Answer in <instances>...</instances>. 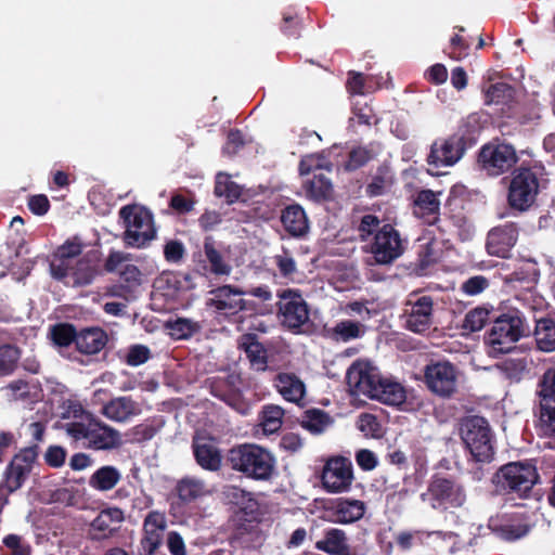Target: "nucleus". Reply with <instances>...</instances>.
I'll list each match as a JSON object with an SVG mask.
<instances>
[{
	"instance_id": "obj_1",
	"label": "nucleus",
	"mask_w": 555,
	"mask_h": 555,
	"mask_svg": "<svg viewBox=\"0 0 555 555\" xmlns=\"http://www.w3.org/2000/svg\"><path fill=\"white\" fill-rule=\"evenodd\" d=\"M133 259L132 254L112 249L101 269V253L91 249L75 261L73 279L75 286L90 285L103 271L113 273L117 270L120 283L114 286L113 295L124 297L127 300L137 298L139 289V268L129 263Z\"/></svg>"
},
{
	"instance_id": "obj_2",
	"label": "nucleus",
	"mask_w": 555,
	"mask_h": 555,
	"mask_svg": "<svg viewBox=\"0 0 555 555\" xmlns=\"http://www.w3.org/2000/svg\"><path fill=\"white\" fill-rule=\"evenodd\" d=\"M220 502L231 512L228 525L231 543L249 547L261 539L263 513L255 494L237 485H223Z\"/></svg>"
},
{
	"instance_id": "obj_3",
	"label": "nucleus",
	"mask_w": 555,
	"mask_h": 555,
	"mask_svg": "<svg viewBox=\"0 0 555 555\" xmlns=\"http://www.w3.org/2000/svg\"><path fill=\"white\" fill-rule=\"evenodd\" d=\"M224 464L246 479L258 482L270 481L275 475L276 468L274 455L256 443L233 446L224 455Z\"/></svg>"
},
{
	"instance_id": "obj_4",
	"label": "nucleus",
	"mask_w": 555,
	"mask_h": 555,
	"mask_svg": "<svg viewBox=\"0 0 555 555\" xmlns=\"http://www.w3.org/2000/svg\"><path fill=\"white\" fill-rule=\"evenodd\" d=\"M529 334L530 326L524 314L512 309L493 317L492 325L485 335V343L490 348V354L499 356L512 351L515 344Z\"/></svg>"
},
{
	"instance_id": "obj_5",
	"label": "nucleus",
	"mask_w": 555,
	"mask_h": 555,
	"mask_svg": "<svg viewBox=\"0 0 555 555\" xmlns=\"http://www.w3.org/2000/svg\"><path fill=\"white\" fill-rule=\"evenodd\" d=\"M193 288L195 283L191 274L165 271L153 281L150 308L157 312L172 311L182 296Z\"/></svg>"
},
{
	"instance_id": "obj_6",
	"label": "nucleus",
	"mask_w": 555,
	"mask_h": 555,
	"mask_svg": "<svg viewBox=\"0 0 555 555\" xmlns=\"http://www.w3.org/2000/svg\"><path fill=\"white\" fill-rule=\"evenodd\" d=\"M460 436L474 461L490 463L494 459V437L485 417L473 415L463 418Z\"/></svg>"
},
{
	"instance_id": "obj_7",
	"label": "nucleus",
	"mask_w": 555,
	"mask_h": 555,
	"mask_svg": "<svg viewBox=\"0 0 555 555\" xmlns=\"http://www.w3.org/2000/svg\"><path fill=\"white\" fill-rule=\"evenodd\" d=\"M65 427L67 435L86 449L112 450L120 444L119 433L94 417H89L88 423L70 422Z\"/></svg>"
},
{
	"instance_id": "obj_8",
	"label": "nucleus",
	"mask_w": 555,
	"mask_h": 555,
	"mask_svg": "<svg viewBox=\"0 0 555 555\" xmlns=\"http://www.w3.org/2000/svg\"><path fill=\"white\" fill-rule=\"evenodd\" d=\"M539 479L537 467L532 463L511 462L498 470L493 482L500 490L527 498Z\"/></svg>"
},
{
	"instance_id": "obj_9",
	"label": "nucleus",
	"mask_w": 555,
	"mask_h": 555,
	"mask_svg": "<svg viewBox=\"0 0 555 555\" xmlns=\"http://www.w3.org/2000/svg\"><path fill=\"white\" fill-rule=\"evenodd\" d=\"M422 500L428 501L434 509L459 508L466 502V491L454 477L435 474L428 482L426 492L422 494Z\"/></svg>"
},
{
	"instance_id": "obj_10",
	"label": "nucleus",
	"mask_w": 555,
	"mask_h": 555,
	"mask_svg": "<svg viewBox=\"0 0 555 555\" xmlns=\"http://www.w3.org/2000/svg\"><path fill=\"white\" fill-rule=\"evenodd\" d=\"M278 297V318L281 325L293 334L306 333L305 327L310 323V312L301 294L287 288L279 292Z\"/></svg>"
},
{
	"instance_id": "obj_11",
	"label": "nucleus",
	"mask_w": 555,
	"mask_h": 555,
	"mask_svg": "<svg viewBox=\"0 0 555 555\" xmlns=\"http://www.w3.org/2000/svg\"><path fill=\"white\" fill-rule=\"evenodd\" d=\"M423 383L431 395L451 399L457 392L459 371L450 361H431L423 369Z\"/></svg>"
},
{
	"instance_id": "obj_12",
	"label": "nucleus",
	"mask_w": 555,
	"mask_h": 555,
	"mask_svg": "<svg viewBox=\"0 0 555 555\" xmlns=\"http://www.w3.org/2000/svg\"><path fill=\"white\" fill-rule=\"evenodd\" d=\"M517 162L515 147L499 140L482 145L477 156L480 169L491 177H499L509 171Z\"/></svg>"
},
{
	"instance_id": "obj_13",
	"label": "nucleus",
	"mask_w": 555,
	"mask_h": 555,
	"mask_svg": "<svg viewBox=\"0 0 555 555\" xmlns=\"http://www.w3.org/2000/svg\"><path fill=\"white\" fill-rule=\"evenodd\" d=\"M539 178L531 168L520 167L511 180L507 201L512 208L525 211L534 203L539 193Z\"/></svg>"
},
{
	"instance_id": "obj_14",
	"label": "nucleus",
	"mask_w": 555,
	"mask_h": 555,
	"mask_svg": "<svg viewBox=\"0 0 555 555\" xmlns=\"http://www.w3.org/2000/svg\"><path fill=\"white\" fill-rule=\"evenodd\" d=\"M241 384V375L235 372H225L223 375L212 376L205 380V386L214 397L220 399L236 412L246 414L248 404L240 389Z\"/></svg>"
},
{
	"instance_id": "obj_15",
	"label": "nucleus",
	"mask_w": 555,
	"mask_h": 555,
	"mask_svg": "<svg viewBox=\"0 0 555 555\" xmlns=\"http://www.w3.org/2000/svg\"><path fill=\"white\" fill-rule=\"evenodd\" d=\"M537 396L540 404V431L555 437V365L547 367L538 380Z\"/></svg>"
},
{
	"instance_id": "obj_16",
	"label": "nucleus",
	"mask_w": 555,
	"mask_h": 555,
	"mask_svg": "<svg viewBox=\"0 0 555 555\" xmlns=\"http://www.w3.org/2000/svg\"><path fill=\"white\" fill-rule=\"evenodd\" d=\"M466 147V139L460 134L435 140L427 156V164L431 167L428 171L438 176L441 167L455 165L465 154Z\"/></svg>"
},
{
	"instance_id": "obj_17",
	"label": "nucleus",
	"mask_w": 555,
	"mask_h": 555,
	"mask_svg": "<svg viewBox=\"0 0 555 555\" xmlns=\"http://www.w3.org/2000/svg\"><path fill=\"white\" fill-rule=\"evenodd\" d=\"M369 251L378 264H390L404 251V242L393 225L383 224L369 245Z\"/></svg>"
},
{
	"instance_id": "obj_18",
	"label": "nucleus",
	"mask_w": 555,
	"mask_h": 555,
	"mask_svg": "<svg viewBox=\"0 0 555 555\" xmlns=\"http://www.w3.org/2000/svg\"><path fill=\"white\" fill-rule=\"evenodd\" d=\"M404 327L416 334L428 332L434 323V299L429 295H411L404 308Z\"/></svg>"
},
{
	"instance_id": "obj_19",
	"label": "nucleus",
	"mask_w": 555,
	"mask_h": 555,
	"mask_svg": "<svg viewBox=\"0 0 555 555\" xmlns=\"http://www.w3.org/2000/svg\"><path fill=\"white\" fill-rule=\"evenodd\" d=\"M37 457V446L24 448L13 456L3 474V486L9 493H13L23 487Z\"/></svg>"
},
{
	"instance_id": "obj_20",
	"label": "nucleus",
	"mask_w": 555,
	"mask_h": 555,
	"mask_svg": "<svg viewBox=\"0 0 555 555\" xmlns=\"http://www.w3.org/2000/svg\"><path fill=\"white\" fill-rule=\"evenodd\" d=\"M380 377L377 367L369 361L358 360L348 369L346 382L351 393L373 399V395L378 390Z\"/></svg>"
},
{
	"instance_id": "obj_21",
	"label": "nucleus",
	"mask_w": 555,
	"mask_h": 555,
	"mask_svg": "<svg viewBox=\"0 0 555 555\" xmlns=\"http://www.w3.org/2000/svg\"><path fill=\"white\" fill-rule=\"evenodd\" d=\"M353 480L352 463L344 456L330 459L322 470L321 481L328 493H340L349 490Z\"/></svg>"
},
{
	"instance_id": "obj_22",
	"label": "nucleus",
	"mask_w": 555,
	"mask_h": 555,
	"mask_svg": "<svg viewBox=\"0 0 555 555\" xmlns=\"http://www.w3.org/2000/svg\"><path fill=\"white\" fill-rule=\"evenodd\" d=\"M519 229L514 222H505L492 228L486 242L488 254L507 258L518 240Z\"/></svg>"
},
{
	"instance_id": "obj_23",
	"label": "nucleus",
	"mask_w": 555,
	"mask_h": 555,
	"mask_svg": "<svg viewBox=\"0 0 555 555\" xmlns=\"http://www.w3.org/2000/svg\"><path fill=\"white\" fill-rule=\"evenodd\" d=\"M203 250L205 259H201L202 254H194L197 272L203 275L212 274L216 276L229 275L231 273V264L225 260L222 253L216 248V243L211 236L205 237Z\"/></svg>"
},
{
	"instance_id": "obj_24",
	"label": "nucleus",
	"mask_w": 555,
	"mask_h": 555,
	"mask_svg": "<svg viewBox=\"0 0 555 555\" xmlns=\"http://www.w3.org/2000/svg\"><path fill=\"white\" fill-rule=\"evenodd\" d=\"M315 548L330 555H365L364 547L350 546L346 532L338 528L325 529Z\"/></svg>"
},
{
	"instance_id": "obj_25",
	"label": "nucleus",
	"mask_w": 555,
	"mask_h": 555,
	"mask_svg": "<svg viewBox=\"0 0 555 555\" xmlns=\"http://www.w3.org/2000/svg\"><path fill=\"white\" fill-rule=\"evenodd\" d=\"M192 451L196 464L204 470L217 473L221 469L223 456L212 441L204 437H194Z\"/></svg>"
},
{
	"instance_id": "obj_26",
	"label": "nucleus",
	"mask_w": 555,
	"mask_h": 555,
	"mask_svg": "<svg viewBox=\"0 0 555 555\" xmlns=\"http://www.w3.org/2000/svg\"><path fill=\"white\" fill-rule=\"evenodd\" d=\"M483 101L486 105L499 106L500 112L507 116H512V109L516 103V90L506 82H495L482 87Z\"/></svg>"
},
{
	"instance_id": "obj_27",
	"label": "nucleus",
	"mask_w": 555,
	"mask_h": 555,
	"mask_svg": "<svg viewBox=\"0 0 555 555\" xmlns=\"http://www.w3.org/2000/svg\"><path fill=\"white\" fill-rule=\"evenodd\" d=\"M124 518L119 508H107L99 513L92 520L90 535L93 540H104L112 537L119 528V524Z\"/></svg>"
},
{
	"instance_id": "obj_28",
	"label": "nucleus",
	"mask_w": 555,
	"mask_h": 555,
	"mask_svg": "<svg viewBox=\"0 0 555 555\" xmlns=\"http://www.w3.org/2000/svg\"><path fill=\"white\" fill-rule=\"evenodd\" d=\"M273 386L283 399L296 404H300L306 396V385L295 373H278L273 378Z\"/></svg>"
},
{
	"instance_id": "obj_29",
	"label": "nucleus",
	"mask_w": 555,
	"mask_h": 555,
	"mask_svg": "<svg viewBox=\"0 0 555 555\" xmlns=\"http://www.w3.org/2000/svg\"><path fill=\"white\" fill-rule=\"evenodd\" d=\"M212 298L209 305L219 311H227L231 314L238 313L241 296H245V289L234 285H222L210 292Z\"/></svg>"
},
{
	"instance_id": "obj_30",
	"label": "nucleus",
	"mask_w": 555,
	"mask_h": 555,
	"mask_svg": "<svg viewBox=\"0 0 555 555\" xmlns=\"http://www.w3.org/2000/svg\"><path fill=\"white\" fill-rule=\"evenodd\" d=\"M285 231L293 237H302L309 231V222L304 208L298 204L286 206L281 214Z\"/></svg>"
},
{
	"instance_id": "obj_31",
	"label": "nucleus",
	"mask_w": 555,
	"mask_h": 555,
	"mask_svg": "<svg viewBox=\"0 0 555 555\" xmlns=\"http://www.w3.org/2000/svg\"><path fill=\"white\" fill-rule=\"evenodd\" d=\"M175 491L178 499L185 504L211 494L205 480L195 476H184L179 479Z\"/></svg>"
},
{
	"instance_id": "obj_32",
	"label": "nucleus",
	"mask_w": 555,
	"mask_h": 555,
	"mask_svg": "<svg viewBox=\"0 0 555 555\" xmlns=\"http://www.w3.org/2000/svg\"><path fill=\"white\" fill-rule=\"evenodd\" d=\"M440 201L431 190H422L414 199V214L427 224L439 220Z\"/></svg>"
},
{
	"instance_id": "obj_33",
	"label": "nucleus",
	"mask_w": 555,
	"mask_h": 555,
	"mask_svg": "<svg viewBox=\"0 0 555 555\" xmlns=\"http://www.w3.org/2000/svg\"><path fill=\"white\" fill-rule=\"evenodd\" d=\"M106 343L107 335L102 328H83L78 332L76 348L83 354H96L105 347Z\"/></svg>"
},
{
	"instance_id": "obj_34",
	"label": "nucleus",
	"mask_w": 555,
	"mask_h": 555,
	"mask_svg": "<svg viewBox=\"0 0 555 555\" xmlns=\"http://www.w3.org/2000/svg\"><path fill=\"white\" fill-rule=\"evenodd\" d=\"M332 511L337 522L351 524L363 517L365 504L360 500L337 499Z\"/></svg>"
},
{
	"instance_id": "obj_35",
	"label": "nucleus",
	"mask_w": 555,
	"mask_h": 555,
	"mask_svg": "<svg viewBox=\"0 0 555 555\" xmlns=\"http://www.w3.org/2000/svg\"><path fill=\"white\" fill-rule=\"evenodd\" d=\"M533 337L538 350L543 352L555 351V320L551 317L537 319Z\"/></svg>"
},
{
	"instance_id": "obj_36",
	"label": "nucleus",
	"mask_w": 555,
	"mask_h": 555,
	"mask_svg": "<svg viewBox=\"0 0 555 555\" xmlns=\"http://www.w3.org/2000/svg\"><path fill=\"white\" fill-rule=\"evenodd\" d=\"M243 339L241 348L244 350L251 367L257 371H266L268 367L267 349L258 340L257 335L247 334Z\"/></svg>"
},
{
	"instance_id": "obj_37",
	"label": "nucleus",
	"mask_w": 555,
	"mask_h": 555,
	"mask_svg": "<svg viewBox=\"0 0 555 555\" xmlns=\"http://www.w3.org/2000/svg\"><path fill=\"white\" fill-rule=\"evenodd\" d=\"M378 390L373 395V399L378 400L388 405H400L406 399L404 387L395 380L380 377L377 385Z\"/></svg>"
},
{
	"instance_id": "obj_38",
	"label": "nucleus",
	"mask_w": 555,
	"mask_h": 555,
	"mask_svg": "<svg viewBox=\"0 0 555 555\" xmlns=\"http://www.w3.org/2000/svg\"><path fill=\"white\" fill-rule=\"evenodd\" d=\"M137 205H126L119 210V219L126 228L124 242L127 246H137L139 243V212Z\"/></svg>"
},
{
	"instance_id": "obj_39",
	"label": "nucleus",
	"mask_w": 555,
	"mask_h": 555,
	"mask_svg": "<svg viewBox=\"0 0 555 555\" xmlns=\"http://www.w3.org/2000/svg\"><path fill=\"white\" fill-rule=\"evenodd\" d=\"M328 337L335 341H350L360 338L365 333V327L358 321L341 320L327 331Z\"/></svg>"
},
{
	"instance_id": "obj_40",
	"label": "nucleus",
	"mask_w": 555,
	"mask_h": 555,
	"mask_svg": "<svg viewBox=\"0 0 555 555\" xmlns=\"http://www.w3.org/2000/svg\"><path fill=\"white\" fill-rule=\"evenodd\" d=\"M135 401L129 397H119L106 403L102 413L109 420L124 422L135 412Z\"/></svg>"
},
{
	"instance_id": "obj_41",
	"label": "nucleus",
	"mask_w": 555,
	"mask_h": 555,
	"mask_svg": "<svg viewBox=\"0 0 555 555\" xmlns=\"http://www.w3.org/2000/svg\"><path fill=\"white\" fill-rule=\"evenodd\" d=\"M393 184V176L389 167L382 165L375 173L372 175L370 182L365 186V193L369 197L384 195Z\"/></svg>"
},
{
	"instance_id": "obj_42",
	"label": "nucleus",
	"mask_w": 555,
	"mask_h": 555,
	"mask_svg": "<svg viewBox=\"0 0 555 555\" xmlns=\"http://www.w3.org/2000/svg\"><path fill=\"white\" fill-rule=\"evenodd\" d=\"M307 195L317 202L328 201L333 195V184L322 172L313 173L312 179L305 183Z\"/></svg>"
},
{
	"instance_id": "obj_43",
	"label": "nucleus",
	"mask_w": 555,
	"mask_h": 555,
	"mask_svg": "<svg viewBox=\"0 0 555 555\" xmlns=\"http://www.w3.org/2000/svg\"><path fill=\"white\" fill-rule=\"evenodd\" d=\"M493 313L494 308L491 305L477 306L466 313L462 328L469 332L481 331L490 319L493 320Z\"/></svg>"
},
{
	"instance_id": "obj_44",
	"label": "nucleus",
	"mask_w": 555,
	"mask_h": 555,
	"mask_svg": "<svg viewBox=\"0 0 555 555\" xmlns=\"http://www.w3.org/2000/svg\"><path fill=\"white\" fill-rule=\"evenodd\" d=\"M496 367L511 383H520L530 373V367L526 358L506 359L496 364Z\"/></svg>"
},
{
	"instance_id": "obj_45",
	"label": "nucleus",
	"mask_w": 555,
	"mask_h": 555,
	"mask_svg": "<svg viewBox=\"0 0 555 555\" xmlns=\"http://www.w3.org/2000/svg\"><path fill=\"white\" fill-rule=\"evenodd\" d=\"M164 326L175 339H188L202 330V325L186 318H177L176 320H167Z\"/></svg>"
},
{
	"instance_id": "obj_46",
	"label": "nucleus",
	"mask_w": 555,
	"mask_h": 555,
	"mask_svg": "<svg viewBox=\"0 0 555 555\" xmlns=\"http://www.w3.org/2000/svg\"><path fill=\"white\" fill-rule=\"evenodd\" d=\"M120 479L118 469L114 466H102L90 477L89 485L100 491L113 489Z\"/></svg>"
},
{
	"instance_id": "obj_47",
	"label": "nucleus",
	"mask_w": 555,
	"mask_h": 555,
	"mask_svg": "<svg viewBox=\"0 0 555 555\" xmlns=\"http://www.w3.org/2000/svg\"><path fill=\"white\" fill-rule=\"evenodd\" d=\"M331 423L328 413L320 409L305 411L300 421L301 427L314 435L323 433Z\"/></svg>"
},
{
	"instance_id": "obj_48",
	"label": "nucleus",
	"mask_w": 555,
	"mask_h": 555,
	"mask_svg": "<svg viewBox=\"0 0 555 555\" xmlns=\"http://www.w3.org/2000/svg\"><path fill=\"white\" fill-rule=\"evenodd\" d=\"M284 410L280 405L266 404L260 412L259 421L266 434L276 433L283 424Z\"/></svg>"
},
{
	"instance_id": "obj_49",
	"label": "nucleus",
	"mask_w": 555,
	"mask_h": 555,
	"mask_svg": "<svg viewBox=\"0 0 555 555\" xmlns=\"http://www.w3.org/2000/svg\"><path fill=\"white\" fill-rule=\"evenodd\" d=\"M21 350L12 344L0 345V376L11 375L17 367Z\"/></svg>"
},
{
	"instance_id": "obj_50",
	"label": "nucleus",
	"mask_w": 555,
	"mask_h": 555,
	"mask_svg": "<svg viewBox=\"0 0 555 555\" xmlns=\"http://www.w3.org/2000/svg\"><path fill=\"white\" fill-rule=\"evenodd\" d=\"M78 332L70 323H59L50 328V337L54 345L59 347H68L76 344Z\"/></svg>"
},
{
	"instance_id": "obj_51",
	"label": "nucleus",
	"mask_w": 555,
	"mask_h": 555,
	"mask_svg": "<svg viewBox=\"0 0 555 555\" xmlns=\"http://www.w3.org/2000/svg\"><path fill=\"white\" fill-rule=\"evenodd\" d=\"M436 246L437 243L435 241H429L420 245L416 262L418 274H425L427 269L438 261L439 255Z\"/></svg>"
},
{
	"instance_id": "obj_52",
	"label": "nucleus",
	"mask_w": 555,
	"mask_h": 555,
	"mask_svg": "<svg viewBox=\"0 0 555 555\" xmlns=\"http://www.w3.org/2000/svg\"><path fill=\"white\" fill-rule=\"evenodd\" d=\"M3 546L9 551V555H31L33 547L30 543L21 534L9 533L2 539Z\"/></svg>"
},
{
	"instance_id": "obj_53",
	"label": "nucleus",
	"mask_w": 555,
	"mask_h": 555,
	"mask_svg": "<svg viewBox=\"0 0 555 555\" xmlns=\"http://www.w3.org/2000/svg\"><path fill=\"white\" fill-rule=\"evenodd\" d=\"M75 260L69 258H62L57 251L54 253L53 259L50 262L51 275L59 281H63L69 274H73Z\"/></svg>"
},
{
	"instance_id": "obj_54",
	"label": "nucleus",
	"mask_w": 555,
	"mask_h": 555,
	"mask_svg": "<svg viewBox=\"0 0 555 555\" xmlns=\"http://www.w3.org/2000/svg\"><path fill=\"white\" fill-rule=\"evenodd\" d=\"M301 27L302 22L296 12L287 10L282 13L280 29L286 37L298 38L300 36Z\"/></svg>"
},
{
	"instance_id": "obj_55",
	"label": "nucleus",
	"mask_w": 555,
	"mask_h": 555,
	"mask_svg": "<svg viewBox=\"0 0 555 555\" xmlns=\"http://www.w3.org/2000/svg\"><path fill=\"white\" fill-rule=\"evenodd\" d=\"M382 221L375 215H364L358 225L359 237L362 242H365L371 236H375L378 230L382 228Z\"/></svg>"
},
{
	"instance_id": "obj_56",
	"label": "nucleus",
	"mask_w": 555,
	"mask_h": 555,
	"mask_svg": "<svg viewBox=\"0 0 555 555\" xmlns=\"http://www.w3.org/2000/svg\"><path fill=\"white\" fill-rule=\"evenodd\" d=\"M490 286V281L483 275H474L464 281L460 291L467 296H477Z\"/></svg>"
},
{
	"instance_id": "obj_57",
	"label": "nucleus",
	"mask_w": 555,
	"mask_h": 555,
	"mask_svg": "<svg viewBox=\"0 0 555 555\" xmlns=\"http://www.w3.org/2000/svg\"><path fill=\"white\" fill-rule=\"evenodd\" d=\"M530 531V526L525 522L505 524L500 527L502 539L512 542L524 538Z\"/></svg>"
},
{
	"instance_id": "obj_58",
	"label": "nucleus",
	"mask_w": 555,
	"mask_h": 555,
	"mask_svg": "<svg viewBox=\"0 0 555 555\" xmlns=\"http://www.w3.org/2000/svg\"><path fill=\"white\" fill-rule=\"evenodd\" d=\"M273 259L282 276H292L297 271L296 261L286 248H283V253L275 255Z\"/></svg>"
},
{
	"instance_id": "obj_59",
	"label": "nucleus",
	"mask_w": 555,
	"mask_h": 555,
	"mask_svg": "<svg viewBox=\"0 0 555 555\" xmlns=\"http://www.w3.org/2000/svg\"><path fill=\"white\" fill-rule=\"evenodd\" d=\"M185 256V247L181 241L170 240L164 246V258L170 263H180Z\"/></svg>"
},
{
	"instance_id": "obj_60",
	"label": "nucleus",
	"mask_w": 555,
	"mask_h": 555,
	"mask_svg": "<svg viewBox=\"0 0 555 555\" xmlns=\"http://www.w3.org/2000/svg\"><path fill=\"white\" fill-rule=\"evenodd\" d=\"M215 194L218 197H225L228 202L233 203L241 196V191L238 185L233 181H216L215 184Z\"/></svg>"
},
{
	"instance_id": "obj_61",
	"label": "nucleus",
	"mask_w": 555,
	"mask_h": 555,
	"mask_svg": "<svg viewBox=\"0 0 555 555\" xmlns=\"http://www.w3.org/2000/svg\"><path fill=\"white\" fill-rule=\"evenodd\" d=\"M448 54L451 59L461 61L468 56L469 44L465 41V39L462 36L454 35L451 38Z\"/></svg>"
},
{
	"instance_id": "obj_62",
	"label": "nucleus",
	"mask_w": 555,
	"mask_h": 555,
	"mask_svg": "<svg viewBox=\"0 0 555 555\" xmlns=\"http://www.w3.org/2000/svg\"><path fill=\"white\" fill-rule=\"evenodd\" d=\"M370 160V152L365 149H353L348 155L345 168L348 171H354L363 167Z\"/></svg>"
},
{
	"instance_id": "obj_63",
	"label": "nucleus",
	"mask_w": 555,
	"mask_h": 555,
	"mask_svg": "<svg viewBox=\"0 0 555 555\" xmlns=\"http://www.w3.org/2000/svg\"><path fill=\"white\" fill-rule=\"evenodd\" d=\"M64 412H63V416L64 417H73V418H79L80 421L79 422H85V423H88L89 422V417H93L92 414H90L89 412H87L82 404L78 401H75V400H67L65 403H64Z\"/></svg>"
},
{
	"instance_id": "obj_64",
	"label": "nucleus",
	"mask_w": 555,
	"mask_h": 555,
	"mask_svg": "<svg viewBox=\"0 0 555 555\" xmlns=\"http://www.w3.org/2000/svg\"><path fill=\"white\" fill-rule=\"evenodd\" d=\"M245 145L244 135L238 129H231L228 133L223 153L235 155Z\"/></svg>"
}]
</instances>
